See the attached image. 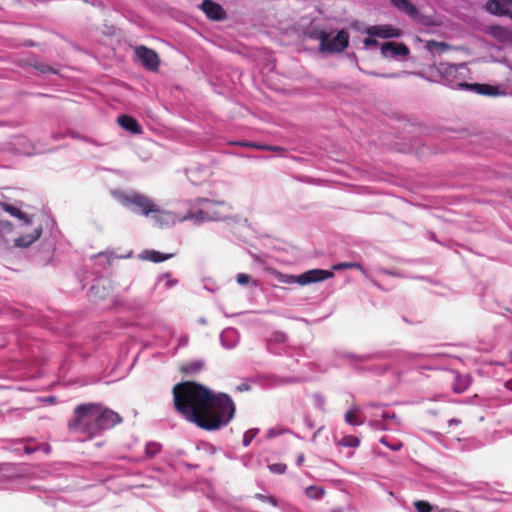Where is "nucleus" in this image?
I'll use <instances>...</instances> for the list:
<instances>
[{"label":"nucleus","instance_id":"aec40b11","mask_svg":"<svg viewBox=\"0 0 512 512\" xmlns=\"http://www.w3.org/2000/svg\"><path fill=\"white\" fill-rule=\"evenodd\" d=\"M454 379L451 389L455 394L464 393L472 384L473 378L469 373L461 374L459 371L452 370Z\"/></svg>","mask_w":512,"mask_h":512},{"label":"nucleus","instance_id":"79ce46f5","mask_svg":"<svg viewBox=\"0 0 512 512\" xmlns=\"http://www.w3.org/2000/svg\"><path fill=\"white\" fill-rule=\"evenodd\" d=\"M165 280V287L170 289L178 284V280L172 277V273L170 271L161 273L157 276L156 283H160Z\"/></svg>","mask_w":512,"mask_h":512},{"label":"nucleus","instance_id":"bb28decb","mask_svg":"<svg viewBox=\"0 0 512 512\" xmlns=\"http://www.w3.org/2000/svg\"><path fill=\"white\" fill-rule=\"evenodd\" d=\"M205 367L203 359H193L181 365L180 372L183 375L190 376L201 372Z\"/></svg>","mask_w":512,"mask_h":512},{"label":"nucleus","instance_id":"f704fd0d","mask_svg":"<svg viewBox=\"0 0 512 512\" xmlns=\"http://www.w3.org/2000/svg\"><path fill=\"white\" fill-rule=\"evenodd\" d=\"M354 369L357 371H369L374 373L375 375H384L391 369V365L389 364H382V365H373L371 367H365L358 364L354 365Z\"/></svg>","mask_w":512,"mask_h":512},{"label":"nucleus","instance_id":"338daca9","mask_svg":"<svg viewBox=\"0 0 512 512\" xmlns=\"http://www.w3.org/2000/svg\"><path fill=\"white\" fill-rule=\"evenodd\" d=\"M182 465L189 470H196L200 467L199 464H194V463H189V462H182Z\"/></svg>","mask_w":512,"mask_h":512},{"label":"nucleus","instance_id":"2f4dec72","mask_svg":"<svg viewBox=\"0 0 512 512\" xmlns=\"http://www.w3.org/2000/svg\"><path fill=\"white\" fill-rule=\"evenodd\" d=\"M413 506L416 512H446L447 508H441L427 500H415Z\"/></svg>","mask_w":512,"mask_h":512},{"label":"nucleus","instance_id":"c85d7f7f","mask_svg":"<svg viewBox=\"0 0 512 512\" xmlns=\"http://www.w3.org/2000/svg\"><path fill=\"white\" fill-rule=\"evenodd\" d=\"M349 269H357L363 274L366 273V269L364 268V266L361 263L356 262V261H341V262L334 263L331 266V270H329V271L333 273V271L342 272V271L349 270Z\"/></svg>","mask_w":512,"mask_h":512},{"label":"nucleus","instance_id":"4d7b16f0","mask_svg":"<svg viewBox=\"0 0 512 512\" xmlns=\"http://www.w3.org/2000/svg\"><path fill=\"white\" fill-rule=\"evenodd\" d=\"M210 281H211V279H206V278L203 279V282H204L203 288L208 292L215 293L218 288L215 284H209L208 282H210Z\"/></svg>","mask_w":512,"mask_h":512},{"label":"nucleus","instance_id":"7ed1b4c3","mask_svg":"<svg viewBox=\"0 0 512 512\" xmlns=\"http://www.w3.org/2000/svg\"><path fill=\"white\" fill-rule=\"evenodd\" d=\"M231 215V207L224 201L197 198L186 203L185 212L175 211L173 224L184 221L224 222Z\"/></svg>","mask_w":512,"mask_h":512},{"label":"nucleus","instance_id":"a19ab883","mask_svg":"<svg viewBox=\"0 0 512 512\" xmlns=\"http://www.w3.org/2000/svg\"><path fill=\"white\" fill-rule=\"evenodd\" d=\"M480 303L483 309L491 312H496L500 307L499 303L493 299H488L485 293H479Z\"/></svg>","mask_w":512,"mask_h":512},{"label":"nucleus","instance_id":"412c9836","mask_svg":"<svg viewBox=\"0 0 512 512\" xmlns=\"http://www.w3.org/2000/svg\"><path fill=\"white\" fill-rule=\"evenodd\" d=\"M175 256V253H166L161 252L156 249H144L141 251V253L138 255V258L144 261H149L152 263H162L169 259H172Z\"/></svg>","mask_w":512,"mask_h":512},{"label":"nucleus","instance_id":"6e6d98bb","mask_svg":"<svg viewBox=\"0 0 512 512\" xmlns=\"http://www.w3.org/2000/svg\"><path fill=\"white\" fill-rule=\"evenodd\" d=\"M242 465L246 468H252L254 457L252 454H246L240 458Z\"/></svg>","mask_w":512,"mask_h":512},{"label":"nucleus","instance_id":"e2e57ef3","mask_svg":"<svg viewBox=\"0 0 512 512\" xmlns=\"http://www.w3.org/2000/svg\"><path fill=\"white\" fill-rule=\"evenodd\" d=\"M304 424L306 425L307 428L309 429H313L315 427V422L311 419L310 416L306 415L304 417Z\"/></svg>","mask_w":512,"mask_h":512},{"label":"nucleus","instance_id":"a878e982","mask_svg":"<svg viewBox=\"0 0 512 512\" xmlns=\"http://www.w3.org/2000/svg\"><path fill=\"white\" fill-rule=\"evenodd\" d=\"M465 90H469V91L475 92L480 95H485V96H498L501 94L498 87L492 86L489 84H479V83L467 84Z\"/></svg>","mask_w":512,"mask_h":512},{"label":"nucleus","instance_id":"5701e85b","mask_svg":"<svg viewBox=\"0 0 512 512\" xmlns=\"http://www.w3.org/2000/svg\"><path fill=\"white\" fill-rule=\"evenodd\" d=\"M266 388L278 387L286 384H294L299 382V378L295 376H279L275 374L263 376Z\"/></svg>","mask_w":512,"mask_h":512},{"label":"nucleus","instance_id":"680f3d73","mask_svg":"<svg viewBox=\"0 0 512 512\" xmlns=\"http://www.w3.org/2000/svg\"><path fill=\"white\" fill-rule=\"evenodd\" d=\"M419 372L422 371H432L438 369L436 366L430 365V364H422L417 367Z\"/></svg>","mask_w":512,"mask_h":512},{"label":"nucleus","instance_id":"423d86ee","mask_svg":"<svg viewBox=\"0 0 512 512\" xmlns=\"http://www.w3.org/2000/svg\"><path fill=\"white\" fill-rule=\"evenodd\" d=\"M436 69L443 84L452 89L465 90L468 84L465 80L469 78L470 74L466 63L451 64L440 62Z\"/></svg>","mask_w":512,"mask_h":512},{"label":"nucleus","instance_id":"e433bc0d","mask_svg":"<svg viewBox=\"0 0 512 512\" xmlns=\"http://www.w3.org/2000/svg\"><path fill=\"white\" fill-rule=\"evenodd\" d=\"M131 256H132V251H130L128 254L122 255V256L116 255L114 252L106 251V252H99L95 257L99 261H101L102 259L105 260V262L102 264L103 268H105L106 266H109L114 259L130 258Z\"/></svg>","mask_w":512,"mask_h":512},{"label":"nucleus","instance_id":"6e6552de","mask_svg":"<svg viewBox=\"0 0 512 512\" xmlns=\"http://www.w3.org/2000/svg\"><path fill=\"white\" fill-rule=\"evenodd\" d=\"M5 449L19 457L23 455L29 456L36 452H42L45 455H49L52 450L50 444L38 442L34 438H19L9 440L5 446Z\"/></svg>","mask_w":512,"mask_h":512},{"label":"nucleus","instance_id":"7c9ffc66","mask_svg":"<svg viewBox=\"0 0 512 512\" xmlns=\"http://www.w3.org/2000/svg\"><path fill=\"white\" fill-rule=\"evenodd\" d=\"M39 324L53 332H59L65 326L60 319H55L52 316H41Z\"/></svg>","mask_w":512,"mask_h":512},{"label":"nucleus","instance_id":"c756f323","mask_svg":"<svg viewBox=\"0 0 512 512\" xmlns=\"http://www.w3.org/2000/svg\"><path fill=\"white\" fill-rule=\"evenodd\" d=\"M391 3L401 12L406 15L416 18L418 15V10L415 5L409 0H391Z\"/></svg>","mask_w":512,"mask_h":512},{"label":"nucleus","instance_id":"72a5a7b5","mask_svg":"<svg viewBox=\"0 0 512 512\" xmlns=\"http://www.w3.org/2000/svg\"><path fill=\"white\" fill-rule=\"evenodd\" d=\"M490 33L493 37L502 42L512 41V32L502 26H491Z\"/></svg>","mask_w":512,"mask_h":512},{"label":"nucleus","instance_id":"cd10ccee","mask_svg":"<svg viewBox=\"0 0 512 512\" xmlns=\"http://www.w3.org/2000/svg\"><path fill=\"white\" fill-rule=\"evenodd\" d=\"M359 412L360 407L358 405L351 406V408L347 410L344 414L345 423L352 427H358L363 425L364 419L358 415Z\"/></svg>","mask_w":512,"mask_h":512},{"label":"nucleus","instance_id":"f8f14e48","mask_svg":"<svg viewBox=\"0 0 512 512\" xmlns=\"http://www.w3.org/2000/svg\"><path fill=\"white\" fill-rule=\"evenodd\" d=\"M399 351L394 349L375 350L365 354H356L354 352H344L342 358L351 362H367L372 360H392L399 361Z\"/></svg>","mask_w":512,"mask_h":512},{"label":"nucleus","instance_id":"39448f33","mask_svg":"<svg viewBox=\"0 0 512 512\" xmlns=\"http://www.w3.org/2000/svg\"><path fill=\"white\" fill-rule=\"evenodd\" d=\"M265 271L272 275L280 283L298 284L300 286L321 283L334 276L332 272L322 268L309 269L300 274L283 273L273 267H266Z\"/></svg>","mask_w":512,"mask_h":512},{"label":"nucleus","instance_id":"9d476101","mask_svg":"<svg viewBox=\"0 0 512 512\" xmlns=\"http://www.w3.org/2000/svg\"><path fill=\"white\" fill-rule=\"evenodd\" d=\"M289 336L286 332L281 330L274 331L271 336L266 340V350L273 355L280 356L285 354L288 357L300 356L302 353L301 348H292L284 346L288 342Z\"/></svg>","mask_w":512,"mask_h":512},{"label":"nucleus","instance_id":"20e7f679","mask_svg":"<svg viewBox=\"0 0 512 512\" xmlns=\"http://www.w3.org/2000/svg\"><path fill=\"white\" fill-rule=\"evenodd\" d=\"M115 200L133 213L143 216L152 215L155 221L172 223L175 211L161 208L154 199L134 190H113L111 192Z\"/></svg>","mask_w":512,"mask_h":512},{"label":"nucleus","instance_id":"0eeeda50","mask_svg":"<svg viewBox=\"0 0 512 512\" xmlns=\"http://www.w3.org/2000/svg\"><path fill=\"white\" fill-rule=\"evenodd\" d=\"M15 226H0V251H10L14 248L26 249L40 239L43 234V226H36L31 233L20 234L10 239L9 234L13 232Z\"/></svg>","mask_w":512,"mask_h":512},{"label":"nucleus","instance_id":"774afa93","mask_svg":"<svg viewBox=\"0 0 512 512\" xmlns=\"http://www.w3.org/2000/svg\"><path fill=\"white\" fill-rule=\"evenodd\" d=\"M65 135L66 134H63L61 132H53L51 137H52L53 140L59 141V140L63 139L65 137Z\"/></svg>","mask_w":512,"mask_h":512},{"label":"nucleus","instance_id":"37998d69","mask_svg":"<svg viewBox=\"0 0 512 512\" xmlns=\"http://www.w3.org/2000/svg\"><path fill=\"white\" fill-rule=\"evenodd\" d=\"M260 433V428L252 427L243 433L242 445L248 447L253 439Z\"/></svg>","mask_w":512,"mask_h":512},{"label":"nucleus","instance_id":"4be33fe9","mask_svg":"<svg viewBox=\"0 0 512 512\" xmlns=\"http://www.w3.org/2000/svg\"><path fill=\"white\" fill-rule=\"evenodd\" d=\"M201 9L211 20H223L226 16L222 6L212 0H204L201 4Z\"/></svg>","mask_w":512,"mask_h":512},{"label":"nucleus","instance_id":"9b49d317","mask_svg":"<svg viewBox=\"0 0 512 512\" xmlns=\"http://www.w3.org/2000/svg\"><path fill=\"white\" fill-rule=\"evenodd\" d=\"M114 291L113 282L110 278L105 276H97L92 280V283L87 291V297L90 302L98 304L106 300L112 295Z\"/></svg>","mask_w":512,"mask_h":512},{"label":"nucleus","instance_id":"c9c22d12","mask_svg":"<svg viewBox=\"0 0 512 512\" xmlns=\"http://www.w3.org/2000/svg\"><path fill=\"white\" fill-rule=\"evenodd\" d=\"M305 495L312 500H321L325 496V488L319 485H309L305 488Z\"/></svg>","mask_w":512,"mask_h":512},{"label":"nucleus","instance_id":"8fccbe9b","mask_svg":"<svg viewBox=\"0 0 512 512\" xmlns=\"http://www.w3.org/2000/svg\"><path fill=\"white\" fill-rule=\"evenodd\" d=\"M313 399H314L315 408L320 411H324L325 402H326L325 397L320 392H316L313 395Z\"/></svg>","mask_w":512,"mask_h":512},{"label":"nucleus","instance_id":"ddd939ff","mask_svg":"<svg viewBox=\"0 0 512 512\" xmlns=\"http://www.w3.org/2000/svg\"><path fill=\"white\" fill-rule=\"evenodd\" d=\"M135 54L146 69L151 71L158 69L160 61L157 53L154 50L145 46H138L135 49Z\"/></svg>","mask_w":512,"mask_h":512},{"label":"nucleus","instance_id":"f257e3e1","mask_svg":"<svg viewBox=\"0 0 512 512\" xmlns=\"http://www.w3.org/2000/svg\"><path fill=\"white\" fill-rule=\"evenodd\" d=\"M174 410L199 429L215 432L226 427L236 415L230 394L217 392L196 380H182L172 388Z\"/></svg>","mask_w":512,"mask_h":512},{"label":"nucleus","instance_id":"a18cd8bd","mask_svg":"<svg viewBox=\"0 0 512 512\" xmlns=\"http://www.w3.org/2000/svg\"><path fill=\"white\" fill-rule=\"evenodd\" d=\"M426 47L432 53H434V52L442 53L448 49V45L445 44L444 42H437L434 40L428 41Z\"/></svg>","mask_w":512,"mask_h":512},{"label":"nucleus","instance_id":"4468645a","mask_svg":"<svg viewBox=\"0 0 512 512\" xmlns=\"http://www.w3.org/2000/svg\"><path fill=\"white\" fill-rule=\"evenodd\" d=\"M4 195L0 192V210L9 214L10 217L16 219L22 224H31L33 218L24 212L20 206L9 204L3 201Z\"/></svg>","mask_w":512,"mask_h":512},{"label":"nucleus","instance_id":"052dcab7","mask_svg":"<svg viewBox=\"0 0 512 512\" xmlns=\"http://www.w3.org/2000/svg\"><path fill=\"white\" fill-rule=\"evenodd\" d=\"M374 36L367 37L364 39V45L366 47H375L378 45V41L373 38Z\"/></svg>","mask_w":512,"mask_h":512},{"label":"nucleus","instance_id":"2eb2a0df","mask_svg":"<svg viewBox=\"0 0 512 512\" xmlns=\"http://www.w3.org/2000/svg\"><path fill=\"white\" fill-rule=\"evenodd\" d=\"M111 306L117 310H128L134 313H140L145 306V302L141 298L123 300L118 297H112Z\"/></svg>","mask_w":512,"mask_h":512},{"label":"nucleus","instance_id":"5fc2aeb1","mask_svg":"<svg viewBox=\"0 0 512 512\" xmlns=\"http://www.w3.org/2000/svg\"><path fill=\"white\" fill-rule=\"evenodd\" d=\"M38 401L45 405H54L57 403V397L55 395H48L38 397Z\"/></svg>","mask_w":512,"mask_h":512},{"label":"nucleus","instance_id":"6ab92c4d","mask_svg":"<svg viewBox=\"0 0 512 512\" xmlns=\"http://www.w3.org/2000/svg\"><path fill=\"white\" fill-rule=\"evenodd\" d=\"M369 36H377L381 38H398L401 31L391 25H374L367 27L364 31Z\"/></svg>","mask_w":512,"mask_h":512},{"label":"nucleus","instance_id":"b1692460","mask_svg":"<svg viewBox=\"0 0 512 512\" xmlns=\"http://www.w3.org/2000/svg\"><path fill=\"white\" fill-rule=\"evenodd\" d=\"M512 5V0H488L485 8L488 12L503 16L509 13V8Z\"/></svg>","mask_w":512,"mask_h":512},{"label":"nucleus","instance_id":"f03ea898","mask_svg":"<svg viewBox=\"0 0 512 512\" xmlns=\"http://www.w3.org/2000/svg\"><path fill=\"white\" fill-rule=\"evenodd\" d=\"M123 422V417L102 402H83L75 406L67 428L73 433L100 435Z\"/></svg>","mask_w":512,"mask_h":512},{"label":"nucleus","instance_id":"864d4df0","mask_svg":"<svg viewBox=\"0 0 512 512\" xmlns=\"http://www.w3.org/2000/svg\"><path fill=\"white\" fill-rule=\"evenodd\" d=\"M36 69L42 74L57 73L56 69L52 68L48 64L40 63L36 66Z\"/></svg>","mask_w":512,"mask_h":512},{"label":"nucleus","instance_id":"3c124183","mask_svg":"<svg viewBox=\"0 0 512 512\" xmlns=\"http://www.w3.org/2000/svg\"><path fill=\"white\" fill-rule=\"evenodd\" d=\"M380 417L384 421H391L395 424H400V419L394 411H382Z\"/></svg>","mask_w":512,"mask_h":512},{"label":"nucleus","instance_id":"69168bd1","mask_svg":"<svg viewBox=\"0 0 512 512\" xmlns=\"http://www.w3.org/2000/svg\"><path fill=\"white\" fill-rule=\"evenodd\" d=\"M246 145L250 146V147H254V148L259 149V150L270 149V145H261V144H257V143H249V144H246Z\"/></svg>","mask_w":512,"mask_h":512},{"label":"nucleus","instance_id":"f3484780","mask_svg":"<svg viewBox=\"0 0 512 512\" xmlns=\"http://www.w3.org/2000/svg\"><path fill=\"white\" fill-rule=\"evenodd\" d=\"M381 54L384 58L395 59L409 54V48L403 43L385 42L381 46Z\"/></svg>","mask_w":512,"mask_h":512},{"label":"nucleus","instance_id":"4c0bfd02","mask_svg":"<svg viewBox=\"0 0 512 512\" xmlns=\"http://www.w3.org/2000/svg\"><path fill=\"white\" fill-rule=\"evenodd\" d=\"M235 280L237 284L240 286L246 287L251 285L252 287H259L260 283L258 280L252 278V276L248 273L240 272L235 276Z\"/></svg>","mask_w":512,"mask_h":512},{"label":"nucleus","instance_id":"a211bd4d","mask_svg":"<svg viewBox=\"0 0 512 512\" xmlns=\"http://www.w3.org/2000/svg\"><path fill=\"white\" fill-rule=\"evenodd\" d=\"M219 341L224 349H234L240 341L239 331L235 327H226L221 331Z\"/></svg>","mask_w":512,"mask_h":512},{"label":"nucleus","instance_id":"09e8293b","mask_svg":"<svg viewBox=\"0 0 512 512\" xmlns=\"http://www.w3.org/2000/svg\"><path fill=\"white\" fill-rule=\"evenodd\" d=\"M67 135L70 136L73 139L82 140V141H85V142H87L89 144H93V145H96V146H100L101 145L96 140H94L92 138H89V137H86L84 135H81V134H79L78 132H76L74 130H68L67 131Z\"/></svg>","mask_w":512,"mask_h":512},{"label":"nucleus","instance_id":"603ef678","mask_svg":"<svg viewBox=\"0 0 512 512\" xmlns=\"http://www.w3.org/2000/svg\"><path fill=\"white\" fill-rule=\"evenodd\" d=\"M30 146H31L30 150H24V153H26L27 155L40 154V153L53 151V149L38 148L35 144H32V143L30 144Z\"/></svg>","mask_w":512,"mask_h":512},{"label":"nucleus","instance_id":"393cba45","mask_svg":"<svg viewBox=\"0 0 512 512\" xmlns=\"http://www.w3.org/2000/svg\"><path fill=\"white\" fill-rule=\"evenodd\" d=\"M117 123L122 127L124 130L132 133V134H140L142 133V127L137 122V120L131 116L128 115H120L117 118Z\"/></svg>","mask_w":512,"mask_h":512},{"label":"nucleus","instance_id":"0e129e2a","mask_svg":"<svg viewBox=\"0 0 512 512\" xmlns=\"http://www.w3.org/2000/svg\"><path fill=\"white\" fill-rule=\"evenodd\" d=\"M426 356H427V355H426V354H424V353H413V352H411V353H407V357H408V359H410V360L417 359V358H424V357H426Z\"/></svg>","mask_w":512,"mask_h":512},{"label":"nucleus","instance_id":"13d9d810","mask_svg":"<svg viewBox=\"0 0 512 512\" xmlns=\"http://www.w3.org/2000/svg\"><path fill=\"white\" fill-rule=\"evenodd\" d=\"M383 273L386 274V275H389V276H392V277H402L403 274L400 270L398 269H383Z\"/></svg>","mask_w":512,"mask_h":512},{"label":"nucleus","instance_id":"1a4fd4ad","mask_svg":"<svg viewBox=\"0 0 512 512\" xmlns=\"http://www.w3.org/2000/svg\"><path fill=\"white\" fill-rule=\"evenodd\" d=\"M314 37L319 40V50L322 53H340L349 46V34L345 30H340L334 37L324 30H319Z\"/></svg>","mask_w":512,"mask_h":512},{"label":"nucleus","instance_id":"49530a36","mask_svg":"<svg viewBox=\"0 0 512 512\" xmlns=\"http://www.w3.org/2000/svg\"><path fill=\"white\" fill-rule=\"evenodd\" d=\"M290 432L291 431L289 429H284L281 426H274V427L267 429L266 438L273 439V438L283 435L284 433H290Z\"/></svg>","mask_w":512,"mask_h":512},{"label":"nucleus","instance_id":"bf43d9fd","mask_svg":"<svg viewBox=\"0 0 512 512\" xmlns=\"http://www.w3.org/2000/svg\"><path fill=\"white\" fill-rule=\"evenodd\" d=\"M251 389H252V386L248 382H243L236 386V391H238V392H247V391H250Z\"/></svg>","mask_w":512,"mask_h":512},{"label":"nucleus","instance_id":"58836bf2","mask_svg":"<svg viewBox=\"0 0 512 512\" xmlns=\"http://www.w3.org/2000/svg\"><path fill=\"white\" fill-rule=\"evenodd\" d=\"M162 450V444L156 441H148L145 444V457L147 459H153L156 455H158Z\"/></svg>","mask_w":512,"mask_h":512},{"label":"nucleus","instance_id":"dca6fc26","mask_svg":"<svg viewBox=\"0 0 512 512\" xmlns=\"http://www.w3.org/2000/svg\"><path fill=\"white\" fill-rule=\"evenodd\" d=\"M254 498L261 502H267V503L271 504L272 506L280 509L281 512H300L294 505H292V504H290L272 494L256 493L254 495Z\"/></svg>","mask_w":512,"mask_h":512},{"label":"nucleus","instance_id":"de8ad7c7","mask_svg":"<svg viewBox=\"0 0 512 512\" xmlns=\"http://www.w3.org/2000/svg\"><path fill=\"white\" fill-rule=\"evenodd\" d=\"M267 468L272 474L283 475L287 471V465L283 462H276L268 464Z\"/></svg>","mask_w":512,"mask_h":512},{"label":"nucleus","instance_id":"473e14b6","mask_svg":"<svg viewBox=\"0 0 512 512\" xmlns=\"http://www.w3.org/2000/svg\"><path fill=\"white\" fill-rule=\"evenodd\" d=\"M335 444L340 447L358 448L361 444V439L354 435H344L341 439L334 437Z\"/></svg>","mask_w":512,"mask_h":512},{"label":"nucleus","instance_id":"ea45409f","mask_svg":"<svg viewBox=\"0 0 512 512\" xmlns=\"http://www.w3.org/2000/svg\"><path fill=\"white\" fill-rule=\"evenodd\" d=\"M379 442L393 452L400 451L403 448V442L399 439H390L387 436H382Z\"/></svg>","mask_w":512,"mask_h":512},{"label":"nucleus","instance_id":"c03bdc74","mask_svg":"<svg viewBox=\"0 0 512 512\" xmlns=\"http://www.w3.org/2000/svg\"><path fill=\"white\" fill-rule=\"evenodd\" d=\"M196 449L199 451L203 450L210 455H214L217 452V447L214 444L204 440H200L196 443Z\"/></svg>","mask_w":512,"mask_h":512}]
</instances>
